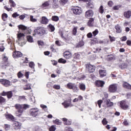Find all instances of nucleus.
Listing matches in <instances>:
<instances>
[{
    "instance_id": "obj_62",
    "label": "nucleus",
    "mask_w": 131,
    "mask_h": 131,
    "mask_svg": "<svg viewBox=\"0 0 131 131\" xmlns=\"http://www.w3.org/2000/svg\"><path fill=\"white\" fill-rule=\"evenodd\" d=\"M20 100H23V101H25L26 98H25V96H19Z\"/></svg>"
},
{
    "instance_id": "obj_46",
    "label": "nucleus",
    "mask_w": 131,
    "mask_h": 131,
    "mask_svg": "<svg viewBox=\"0 0 131 131\" xmlns=\"http://www.w3.org/2000/svg\"><path fill=\"white\" fill-rule=\"evenodd\" d=\"M53 88L55 90H60V89H61V86H60V85L54 84L53 85Z\"/></svg>"
},
{
    "instance_id": "obj_30",
    "label": "nucleus",
    "mask_w": 131,
    "mask_h": 131,
    "mask_svg": "<svg viewBox=\"0 0 131 131\" xmlns=\"http://www.w3.org/2000/svg\"><path fill=\"white\" fill-rule=\"evenodd\" d=\"M6 96H7V98L8 99H11V98L13 97V93L12 92V91H9L7 92Z\"/></svg>"
},
{
    "instance_id": "obj_41",
    "label": "nucleus",
    "mask_w": 131,
    "mask_h": 131,
    "mask_svg": "<svg viewBox=\"0 0 131 131\" xmlns=\"http://www.w3.org/2000/svg\"><path fill=\"white\" fill-rule=\"evenodd\" d=\"M48 27L50 29L51 32H53V31H55V27H54V26H53L52 24H50L48 26Z\"/></svg>"
},
{
    "instance_id": "obj_15",
    "label": "nucleus",
    "mask_w": 131,
    "mask_h": 131,
    "mask_svg": "<svg viewBox=\"0 0 131 131\" xmlns=\"http://www.w3.org/2000/svg\"><path fill=\"white\" fill-rule=\"evenodd\" d=\"M41 24L47 25V24L49 23V19H48V18H47L46 16H42L41 17Z\"/></svg>"
},
{
    "instance_id": "obj_33",
    "label": "nucleus",
    "mask_w": 131,
    "mask_h": 131,
    "mask_svg": "<svg viewBox=\"0 0 131 131\" xmlns=\"http://www.w3.org/2000/svg\"><path fill=\"white\" fill-rule=\"evenodd\" d=\"M27 39L29 42H33V38L31 36H28L27 37Z\"/></svg>"
},
{
    "instance_id": "obj_48",
    "label": "nucleus",
    "mask_w": 131,
    "mask_h": 131,
    "mask_svg": "<svg viewBox=\"0 0 131 131\" xmlns=\"http://www.w3.org/2000/svg\"><path fill=\"white\" fill-rule=\"evenodd\" d=\"M59 63H62L63 64H65L66 63V60L63 59V58H60L58 60Z\"/></svg>"
},
{
    "instance_id": "obj_5",
    "label": "nucleus",
    "mask_w": 131,
    "mask_h": 131,
    "mask_svg": "<svg viewBox=\"0 0 131 131\" xmlns=\"http://www.w3.org/2000/svg\"><path fill=\"white\" fill-rule=\"evenodd\" d=\"M41 114V112L37 107H33L30 110V115L33 117H36Z\"/></svg>"
},
{
    "instance_id": "obj_12",
    "label": "nucleus",
    "mask_w": 131,
    "mask_h": 131,
    "mask_svg": "<svg viewBox=\"0 0 131 131\" xmlns=\"http://www.w3.org/2000/svg\"><path fill=\"white\" fill-rule=\"evenodd\" d=\"M87 69H88L89 72L92 73L95 72V66H93L91 64H88L86 66Z\"/></svg>"
},
{
    "instance_id": "obj_19",
    "label": "nucleus",
    "mask_w": 131,
    "mask_h": 131,
    "mask_svg": "<svg viewBox=\"0 0 131 131\" xmlns=\"http://www.w3.org/2000/svg\"><path fill=\"white\" fill-rule=\"evenodd\" d=\"M52 0H49L48 1L45 2L44 3H43L41 5L42 8H47V7H49L50 6V3H51V1Z\"/></svg>"
},
{
    "instance_id": "obj_8",
    "label": "nucleus",
    "mask_w": 131,
    "mask_h": 131,
    "mask_svg": "<svg viewBox=\"0 0 131 131\" xmlns=\"http://www.w3.org/2000/svg\"><path fill=\"white\" fill-rule=\"evenodd\" d=\"M0 83L6 87L10 86L11 85V81H10L9 80L5 79H1Z\"/></svg>"
},
{
    "instance_id": "obj_64",
    "label": "nucleus",
    "mask_w": 131,
    "mask_h": 131,
    "mask_svg": "<svg viewBox=\"0 0 131 131\" xmlns=\"http://www.w3.org/2000/svg\"><path fill=\"white\" fill-rule=\"evenodd\" d=\"M127 46H131V40H127L126 41Z\"/></svg>"
},
{
    "instance_id": "obj_53",
    "label": "nucleus",
    "mask_w": 131,
    "mask_h": 131,
    "mask_svg": "<svg viewBox=\"0 0 131 131\" xmlns=\"http://www.w3.org/2000/svg\"><path fill=\"white\" fill-rule=\"evenodd\" d=\"M5 51V47L2 44H0V52H4Z\"/></svg>"
},
{
    "instance_id": "obj_36",
    "label": "nucleus",
    "mask_w": 131,
    "mask_h": 131,
    "mask_svg": "<svg viewBox=\"0 0 131 131\" xmlns=\"http://www.w3.org/2000/svg\"><path fill=\"white\" fill-rule=\"evenodd\" d=\"M18 27L19 28V29H21V30H26V29H27V27H25V26L24 25H19L18 26Z\"/></svg>"
},
{
    "instance_id": "obj_55",
    "label": "nucleus",
    "mask_w": 131,
    "mask_h": 131,
    "mask_svg": "<svg viewBox=\"0 0 131 131\" xmlns=\"http://www.w3.org/2000/svg\"><path fill=\"white\" fill-rule=\"evenodd\" d=\"M23 74H22V73H21V72H19L17 74V76L18 77V78H21V77H23Z\"/></svg>"
},
{
    "instance_id": "obj_63",
    "label": "nucleus",
    "mask_w": 131,
    "mask_h": 131,
    "mask_svg": "<svg viewBox=\"0 0 131 131\" xmlns=\"http://www.w3.org/2000/svg\"><path fill=\"white\" fill-rule=\"evenodd\" d=\"M123 124L124 125H128V122L127 121V120H125L123 122Z\"/></svg>"
},
{
    "instance_id": "obj_28",
    "label": "nucleus",
    "mask_w": 131,
    "mask_h": 131,
    "mask_svg": "<svg viewBox=\"0 0 131 131\" xmlns=\"http://www.w3.org/2000/svg\"><path fill=\"white\" fill-rule=\"evenodd\" d=\"M5 117L7 119H10L11 120H14V119H15V118H14V116H13L11 115H6L5 116Z\"/></svg>"
},
{
    "instance_id": "obj_27",
    "label": "nucleus",
    "mask_w": 131,
    "mask_h": 131,
    "mask_svg": "<svg viewBox=\"0 0 131 131\" xmlns=\"http://www.w3.org/2000/svg\"><path fill=\"white\" fill-rule=\"evenodd\" d=\"M79 89L81 91H85V85L83 83H79Z\"/></svg>"
},
{
    "instance_id": "obj_14",
    "label": "nucleus",
    "mask_w": 131,
    "mask_h": 131,
    "mask_svg": "<svg viewBox=\"0 0 131 131\" xmlns=\"http://www.w3.org/2000/svg\"><path fill=\"white\" fill-rule=\"evenodd\" d=\"M23 54L21 52L19 51H15L13 53V58H19L20 57H22Z\"/></svg>"
},
{
    "instance_id": "obj_35",
    "label": "nucleus",
    "mask_w": 131,
    "mask_h": 131,
    "mask_svg": "<svg viewBox=\"0 0 131 131\" xmlns=\"http://www.w3.org/2000/svg\"><path fill=\"white\" fill-rule=\"evenodd\" d=\"M73 58H74V59H80V55H79V54H78V53H75L73 55Z\"/></svg>"
},
{
    "instance_id": "obj_31",
    "label": "nucleus",
    "mask_w": 131,
    "mask_h": 131,
    "mask_svg": "<svg viewBox=\"0 0 131 131\" xmlns=\"http://www.w3.org/2000/svg\"><path fill=\"white\" fill-rule=\"evenodd\" d=\"M13 125H14V126H16V127H18V128H20V126H21L20 123L18 121H14L13 122Z\"/></svg>"
},
{
    "instance_id": "obj_59",
    "label": "nucleus",
    "mask_w": 131,
    "mask_h": 131,
    "mask_svg": "<svg viewBox=\"0 0 131 131\" xmlns=\"http://www.w3.org/2000/svg\"><path fill=\"white\" fill-rule=\"evenodd\" d=\"M107 106H110V107H111V106H113V103L109 101H107L106 103Z\"/></svg>"
},
{
    "instance_id": "obj_13",
    "label": "nucleus",
    "mask_w": 131,
    "mask_h": 131,
    "mask_svg": "<svg viewBox=\"0 0 131 131\" xmlns=\"http://www.w3.org/2000/svg\"><path fill=\"white\" fill-rule=\"evenodd\" d=\"M63 57L69 60L72 57V54L70 51H66L63 53Z\"/></svg>"
},
{
    "instance_id": "obj_57",
    "label": "nucleus",
    "mask_w": 131,
    "mask_h": 131,
    "mask_svg": "<svg viewBox=\"0 0 131 131\" xmlns=\"http://www.w3.org/2000/svg\"><path fill=\"white\" fill-rule=\"evenodd\" d=\"M30 74V72H27L25 73V76H26V78L28 79L29 78V74Z\"/></svg>"
},
{
    "instance_id": "obj_58",
    "label": "nucleus",
    "mask_w": 131,
    "mask_h": 131,
    "mask_svg": "<svg viewBox=\"0 0 131 131\" xmlns=\"http://www.w3.org/2000/svg\"><path fill=\"white\" fill-rule=\"evenodd\" d=\"M5 127L6 130H9V129L10 128V126L9 124H5Z\"/></svg>"
},
{
    "instance_id": "obj_47",
    "label": "nucleus",
    "mask_w": 131,
    "mask_h": 131,
    "mask_svg": "<svg viewBox=\"0 0 131 131\" xmlns=\"http://www.w3.org/2000/svg\"><path fill=\"white\" fill-rule=\"evenodd\" d=\"M7 18H8V14H6V13H4L2 15V19H3V20H4V21H6V19H7Z\"/></svg>"
},
{
    "instance_id": "obj_11",
    "label": "nucleus",
    "mask_w": 131,
    "mask_h": 131,
    "mask_svg": "<svg viewBox=\"0 0 131 131\" xmlns=\"http://www.w3.org/2000/svg\"><path fill=\"white\" fill-rule=\"evenodd\" d=\"M94 16V11L92 10H89L85 12V17L86 18H91Z\"/></svg>"
},
{
    "instance_id": "obj_21",
    "label": "nucleus",
    "mask_w": 131,
    "mask_h": 131,
    "mask_svg": "<svg viewBox=\"0 0 131 131\" xmlns=\"http://www.w3.org/2000/svg\"><path fill=\"white\" fill-rule=\"evenodd\" d=\"M124 16L125 18H130L131 11H127L126 12H125L124 13Z\"/></svg>"
},
{
    "instance_id": "obj_45",
    "label": "nucleus",
    "mask_w": 131,
    "mask_h": 131,
    "mask_svg": "<svg viewBox=\"0 0 131 131\" xmlns=\"http://www.w3.org/2000/svg\"><path fill=\"white\" fill-rule=\"evenodd\" d=\"M57 128H56V126L55 125H52L50 128H49V130L50 131H55Z\"/></svg>"
},
{
    "instance_id": "obj_56",
    "label": "nucleus",
    "mask_w": 131,
    "mask_h": 131,
    "mask_svg": "<svg viewBox=\"0 0 131 131\" xmlns=\"http://www.w3.org/2000/svg\"><path fill=\"white\" fill-rule=\"evenodd\" d=\"M98 33H99V31H98L97 29H96L93 32V34L94 36H96V35H97Z\"/></svg>"
},
{
    "instance_id": "obj_4",
    "label": "nucleus",
    "mask_w": 131,
    "mask_h": 131,
    "mask_svg": "<svg viewBox=\"0 0 131 131\" xmlns=\"http://www.w3.org/2000/svg\"><path fill=\"white\" fill-rule=\"evenodd\" d=\"M34 32L35 34H33V35H36V34H37V35H39L40 36H42V35H45V34L47 33L46 29L41 27H37L36 29L34 30Z\"/></svg>"
},
{
    "instance_id": "obj_54",
    "label": "nucleus",
    "mask_w": 131,
    "mask_h": 131,
    "mask_svg": "<svg viewBox=\"0 0 131 131\" xmlns=\"http://www.w3.org/2000/svg\"><path fill=\"white\" fill-rule=\"evenodd\" d=\"M103 103V100H99L97 101V104L98 105L99 108H101V104Z\"/></svg>"
},
{
    "instance_id": "obj_17",
    "label": "nucleus",
    "mask_w": 131,
    "mask_h": 131,
    "mask_svg": "<svg viewBox=\"0 0 131 131\" xmlns=\"http://www.w3.org/2000/svg\"><path fill=\"white\" fill-rule=\"evenodd\" d=\"M99 74L100 77L103 78V77H104V76H106V75H107V73L106 72V70H100Z\"/></svg>"
},
{
    "instance_id": "obj_40",
    "label": "nucleus",
    "mask_w": 131,
    "mask_h": 131,
    "mask_svg": "<svg viewBox=\"0 0 131 131\" xmlns=\"http://www.w3.org/2000/svg\"><path fill=\"white\" fill-rule=\"evenodd\" d=\"M9 3L11 4L10 6L11 7H12L13 8H15L16 7V3L14 2L13 0H9Z\"/></svg>"
},
{
    "instance_id": "obj_49",
    "label": "nucleus",
    "mask_w": 131,
    "mask_h": 131,
    "mask_svg": "<svg viewBox=\"0 0 131 131\" xmlns=\"http://www.w3.org/2000/svg\"><path fill=\"white\" fill-rule=\"evenodd\" d=\"M102 123L103 125H106L108 123V121H107V119L106 118H104L102 121Z\"/></svg>"
},
{
    "instance_id": "obj_37",
    "label": "nucleus",
    "mask_w": 131,
    "mask_h": 131,
    "mask_svg": "<svg viewBox=\"0 0 131 131\" xmlns=\"http://www.w3.org/2000/svg\"><path fill=\"white\" fill-rule=\"evenodd\" d=\"M4 103H6V99L5 98L0 96V104H3Z\"/></svg>"
},
{
    "instance_id": "obj_39",
    "label": "nucleus",
    "mask_w": 131,
    "mask_h": 131,
    "mask_svg": "<svg viewBox=\"0 0 131 131\" xmlns=\"http://www.w3.org/2000/svg\"><path fill=\"white\" fill-rule=\"evenodd\" d=\"M24 89L25 90H31V86H30V84H27L24 86Z\"/></svg>"
},
{
    "instance_id": "obj_24",
    "label": "nucleus",
    "mask_w": 131,
    "mask_h": 131,
    "mask_svg": "<svg viewBox=\"0 0 131 131\" xmlns=\"http://www.w3.org/2000/svg\"><path fill=\"white\" fill-rule=\"evenodd\" d=\"M62 120L63 121L65 125H70V124H71V122L68 121L66 118H62Z\"/></svg>"
},
{
    "instance_id": "obj_60",
    "label": "nucleus",
    "mask_w": 131,
    "mask_h": 131,
    "mask_svg": "<svg viewBox=\"0 0 131 131\" xmlns=\"http://www.w3.org/2000/svg\"><path fill=\"white\" fill-rule=\"evenodd\" d=\"M107 5L109 7H112L113 6V2L112 1H109Z\"/></svg>"
},
{
    "instance_id": "obj_6",
    "label": "nucleus",
    "mask_w": 131,
    "mask_h": 131,
    "mask_svg": "<svg viewBox=\"0 0 131 131\" xmlns=\"http://www.w3.org/2000/svg\"><path fill=\"white\" fill-rule=\"evenodd\" d=\"M67 86L68 89L70 90H72L74 93H78L79 91V89L77 87V85L75 83L70 82L67 84Z\"/></svg>"
},
{
    "instance_id": "obj_1",
    "label": "nucleus",
    "mask_w": 131,
    "mask_h": 131,
    "mask_svg": "<svg viewBox=\"0 0 131 131\" xmlns=\"http://www.w3.org/2000/svg\"><path fill=\"white\" fill-rule=\"evenodd\" d=\"M14 107L16 110H17L16 112V116L19 117L22 115V114L24 112L25 110L29 108V105L17 103L15 104Z\"/></svg>"
},
{
    "instance_id": "obj_29",
    "label": "nucleus",
    "mask_w": 131,
    "mask_h": 131,
    "mask_svg": "<svg viewBox=\"0 0 131 131\" xmlns=\"http://www.w3.org/2000/svg\"><path fill=\"white\" fill-rule=\"evenodd\" d=\"M50 50L52 51V52H53V53H58L59 52L58 49H54L53 45H51L50 46Z\"/></svg>"
},
{
    "instance_id": "obj_38",
    "label": "nucleus",
    "mask_w": 131,
    "mask_h": 131,
    "mask_svg": "<svg viewBox=\"0 0 131 131\" xmlns=\"http://www.w3.org/2000/svg\"><path fill=\"white\" fill-rule=\"evenodd\" d=\"M40 106L41 108H42V109H43V110H44V111H48V106H47V105L45 104H40Z\"/></svg>"
},
{
    "instance_id": "obj_42",
    "label": "nucleus",
    "mask_w": 131,
    "mask_h": 131,
    "mask_svg": "<svg viewBox=\"0 0 131 131\" xmlns=\"http://www.w3.org/2000/svg\"><path fill=\"white\" fill-rule=\"evenodd\" d=\"M29 66L32 69H34V67L35 66V64H34V62L31 61L29 64Z\"/></svg>"
},
{
    "instance_id": "obj_16",
    "label": "nucleus",
    "mask_w": 131,
    "mask_h": 131,
    "mask_svg": "<svg viewBox=\"0 0 131 131\" xmlns=\"http://www.w3.org/2000/svg\"><path fill=\"white\" fill-rule=\"evenodd\" d=\"M95 83H96V85H97V86H98V88L100 86L102 88L104 86V84H105V82L101 80L96 81Z\"/></svg>"
},
{
    "instance_id": "obj_43",
    "label": "nucleus",
    "mask_w": 131,
    "mask_h": 131,
    "mask_svg": "<svg viewBox=\"0 0 131 131\" xmlns=\"http://www.w3.org/2000/svg\"><path fill=\"white\" fill-rule=\"evenodd\" d=\"M76 33H77V27H75L73 30V34L76 35Z\"/></svg>"
},
{
    "instance_id": "obj_2",
    "label": "nucleus",
    "mask_w": 131,
    "mask_h": 131,
    "mask_svg": "<svg viewBox=\"0 0 131 131\" xmlns=\"http://www.w3.org/2000/svg\"><path fill=\"white\" fill-rule=\"evenodd\" d=\"M17 43L19 47H23L26 43V41L25 40V35L23 33H18L17 34Z\"/></svg>"
},
{
    "instance_id": "obj_51",
    "label": "nucleus",
    "mask_w": 131,
    "mask_h": 131,
    "mask_svg": "<svg viewBox=\"0 0 131 131\" xmlns=\"http://www.w3.org/2000/svg\"><path fill=\"white\" fill-rule=\"evenodd\" d=\"M84 45V42H83V41H80L78 45V47L80 48V47H82Z\"/></svg>"
},
{
    "instance_id": "obj_52",
    "label": "nucleus",
    "mask_w": 131,
    "mask_h": 131,
    "mask_svg": "<svg viewBox=\"0 0 131 131\" xmlns=\"http://www.w3.org/2000/svg\"><path fill=\"white\" fill-rule=\"evenodd\" d=\"M20 14H18L17 12H15L12 14L13 18H17V17H19Z\"/></svg>"
},
{
    "instance_id": "obj_26",
    "label": "nucleus",
    "mask_w": 131,
    "mask_h": 131,
    "mask_svg": "<svg viewBox=\"0 0 131 131\" xmlns=\"http://www.w3.org/2000/svg\"><path fill=\"white\" fill-rule=\"evenodd\" d=\"M115 28L116 30L117 33H120L121 32V29L120 28V26H119V25H117L115 27Z\"/></svg>"
},
{
    "instance_id": "obj_22",
    "label": "nucleus",
    "mask_w": 131,
    "mask_h": 131,
    "mask_svg": "<svg viewBox=\"0 0 131 131\" xmlns=\"http://www.w3.org/2000/svg\"><path fill=\"white\" fill-rule=\"evenodd\" d=\"M53 123L54 124H56V125H61L62 124V122H61L60 120L58 119L53 120Z\"/></svg>"
},
{
    "instance_id": "obj_3",
    "label": "nucleus",
    "mask_w": 131,
    "mask_h": 131,
    "mask_svg": "<svg viewBox=\"0 0 131 131\" xmlns=\"http://www.w3.org/2000/svg\"><path fill=\"white\" fill-rule=\"evenodd\" d=\"M2 60L3 61L1 65V67L3 69H7V68L9 67L10 64L8 62L9 59L6 54H4L2 55Z\"/></svg>"
},
{
    "instance_id": "obj_18",
    "label": "nucleus",
    "mask_w": 131,
    "mask_h": 131,
    "mask_svg": "<svg viewBox=\"0 0 131 131\" xmlns=\"http://www.w3.org/2000/svg\"><path fill=\"white\" fill-rule=\"evenodd\" d=\"M123 86L124 89H127L128 90H131V85L126 82L123 83Z\"/></svg>"
},
{
    "instance_id": "obj_32",
    "label": "nucleus",
    "mask_w": 131,
    "mask_h": 131,
    "mask_svg": "<svg viewBox=\"0 0 131 131\" xmlns=\"http://www.w3.org/2000/svg\"><path fill=\"white\" fill-rule=\"evenodd\" d=\"M94 25V18H91L88 21L89 26H93Z\"/></svg>"
},
{
    "instance_id": "obj_20",
    "label": "nucleus",
    "mask_w": 131,
    "mask_h": 131,
    "mask_svg": "<svg viewBox=\"0 0 131 131\" xmlns=\"http://www.w3.org/2000/svg\"><path fill=\"white\" fill-rule=\"evenodd\" d=\"M52 7L54 9H56V8H58L59 5H58V0H52Z\"/></svg>"
},
{
    "instance_id": "obj_34",
    "label": "nucleus",
    "mask_w": 131,
    "mask_h": 131,
    "mask_svg": "<svg viewBox=\"0 0 131 131\" xmlns=\"http://www.w3.org/2000/svg\"><path fill=\"white\" fill-rule=\"evenodd\" d=\"M59 3L61 6H64V5H66L68 3V0H60Z\"/></svg>"
},
{
    "instance_id": "obj_9",
    "label": "nucleus",
    "mask_w": 131,
    "mask_h": 131,
    "mask_svg": "<svg viewBox=\"0 0 131 131\" xmlns=\"http://www.w3.org/2000/svg\"><path fill=\"white\" fill-rule=\"evenodd\" d=\"M120 106L123 110H127L129 108L128 104L124 100H122L120 102Z\"/></svg>"
},
{
    "instance_id": "obj_44",
    "label": "nucleus",
    "mask_w": 131,
    "mask_h": 131,
    "mask_svg": "<svg viewBox=\"0 0 131 131\" xmlns=\"http://www.w3.org/2000/svg\"><path fill=\"white\" fill-rule=\"evenodd\" d=\"M99 12L100 13V14H103L104 13V7L103 6H101L99 9Z\"/></svg>"
},
{
    "instance_id": "obj_10",
    "label": "nucleus",
    "mask_w": 131,
    "mask_h": 131,
    "mask_svg": "<svg viewBox=\"0 0 131 131\" xmlns=\"http://www.w3.org/2000/svg\"><path fill=\"white\" fill-rule=\"evenodd\" d=\"M108 91L110 93H115L117 91V85L113 84L110 85Z\"/></svg>"
},
{
    "instance_id": "obj_25",
    "label": "nucleus",
    "mask_w": 131,
    "mask_h": 131,
    "mask_svg": "<svg viewBox=\"0 0 131 131\" xmlns=\"http://www.w3.org/2000/svg\"><path fill=\"white\" fill-rule=\"evenodd\" d=\"M51 20L54 22H58V21H59V16L57 15H53L51 18Z\"/></svg>"
},
{
    "instance_id": "obj_7",
    "label": "nucleus",
    "mask_w": 131,
    "mask_h": 131,
    "mask_svg": "<svg viewBox=\"0 0 131 131\" xmlns=\"http://www.w3.org/2000/svg\"><path fill=\"white\" fill-rule=\"evenodd\" d=\"M71 11L74 15L77 16L80 15L82 13V9L78 6H74L71 8Z\"/></svg>"
},
{
    "instance_id": "obj_23",
    "label": "nucleus",
    "mask_w": 131,
    "mask_h": 131,
    "mask_svg": "<svg viewBox=\"0 0 131 131\" xmlns=\"http://www.w3.org/2000/svg\"><path fill=\"white\" fill-rule=\"evenodd\" d=\"M62 105L64 106V108H68V107L70 106L71 107H72V106H73V105L70 104V102H67V101L62 103Z\"/></svg>"
},
{
    "instance_id": "obj_50",
    "label": "nucleus",
    "mask_w": 131,
    "mask_h": 131,
    "mask_svg": "<svg viewBox=\"0 0 131 131\" xmlns=\"http://www.w3.org/2000/svg\"><path fill=\"white\" fill-rule=\"evenodd\" d=\"M30 21L31 22H36L37 21V19L36 18H33V16L31 15L30 16Z\"/></svg>"
},
{
    "instance_id": "obj_61",
    "label": "nucleus",
    "mask_w": 131,
    "mask_h": 131,
    "mask_svg": "<svg viewBox=\"0 0 131 131\" xmlns=\"http://www.w3.org/2000/svg\"><path fill=\"white\" fill-rule=\"evenodd\" d=\"M121 39L122 41H125V40L127 39V38L126 37V36H123L121 37Z\"/></svg>"
}]
</instances>
